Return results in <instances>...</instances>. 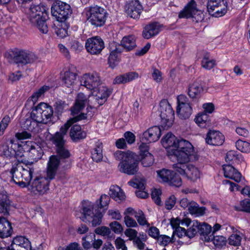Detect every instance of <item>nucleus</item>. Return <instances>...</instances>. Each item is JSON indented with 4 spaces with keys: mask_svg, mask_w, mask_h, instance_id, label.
<instances>
[{
    "mask_svg": "<svg viewBox=\"0 0 250 250\" xmlns=\"http://www.w3.org/2000/svg\"><path fill=\"white\" fill-rule=\"evenodd\" d=\"M86 118V115L83 113L70 119L61 127L60 131L56 132L52 137L51 140L55 145L57 153L60 158L57 155H52L49 158L47 163L46 176L50 180L55 178L57 171L61 164L62 160L68 158L70 156V152L64 146V136L66 134L68 128L72 124Z\"/></svg>",
    "mask_w": 250,
    "mask_h": 250,
    "instance_id": "nucleus-1",
    "label": "nucleus"
},
{
    "mask_svg": "<svg viewBox=\"0 0 250 250\" xmlns=\"http://www.w3.org/2000/svg\"><path fill=\"white\" fill-rule=\"evenodd\" d=\"M116 160L120 161L118 168L121 172L127 175H134L139 170L138 162L136 160V155L130 151L117 150L114 153Z\"/></svg>",
    "mask_w": 250,
    "mask_h": 250,
    "instance_id": "nucleus-2",
    "label": "nucleus"
},
{
    "mask_svg": "<svg viewBox=\"0 0 250 250\" xmlns=\"http://www.w3.org/2000/svg\"><path fill=\"white\" fill-rule=\"evenodd\" d=\"M27 15L33 26L37 27L43 34L48 32V26L46 22L47 12L45 6L42 5H31L27 11Z\"/></svg>",
    "mask_w": 250,
    "mask_h": 250,
    "instance_id": "nucleus-3",
    "label": "nucleus"
},
{
    "mask_svg": "<svg viewBox=\"0 0 250 250\" xmlns=\"http://www.w3.org/2000/svg\"><path fill=\"white\" fill-rule=\"evenodd\" d=\"M172 155L176 157L177 163H188L197 159L196 152L193 145L184 139L178 141L176 148L172 149Z\"/></svg>",
    "mask_w": 250,
    "mask_h": 250,
    "instance_id": "nucleus-4",
    "label": "nucleus"
},
{
    "mask_svg": "<svg viewBox=\"0 0 250 250\" xmlns=\"http://www.w3.org/2000/svg\"><path fill=\"white\" fill-rule=\"evenodd\" d=\"M34 171L32 164L25 165L24 167L19 164L13 167L10 172L14 182L21 187L24 188L29 185Z\"/></svg>",
    "mask_w": 250,
    "mask_h": 250,
    "instance_id": "nucleus-5",
    "label": "nucleus"
},
{
    "mask_svg": "<svg viewBox=\"0 0 250 250\" xmlns=\"http://www.w3.org/2000/svg\"><path fill=\"white\" fill-rule=\"evenodd\" d=\"M136 46L135 37L128 36L123 38L121 44H116L114 48H111L108 57V62L109 66L114 68L119 62V55L122 52L123 48L127 51L133 49Z\"/></svg>",
    "mask_w": 250,
    "mask_h": 250,
    "instance_id": "nucleus-6",
    "label": "nucleus"
},
{
    "mask_svg": "<svg viewBox=\"0 0 250 250\" xmlns=\"http://www.w3.org/2000/svg\"><path fill=\"white\" fill-rule=\"evenodd\" d=\"M83 14L87 21L95 27L102 26L106 20V10L97 5L85 8Z\"/></svg>",
    "mask_w": 250,
    "mask_h": 250,
    "instance_id": "nucleus-7",
    "label": "nucleus"
},
{
    "mask_svg": "<svg viewBox=\"0 0 250 250\" xmlns=\"http://www.w3.org/2000/svg\"><path fill=\"white\" fill-rule=\"evenodd\" d=\"M101 99L98 98L96 94L92 93V95L87 98L83 93H79L76 100L75 104L71 109L72 114L74 116L78 114L87 104L90 108H97L103 104L100 103Z\"/></svg>",
    "mask_w": 250,
    "mask_h": 250,
    "instance_id": "nucleus-8",
    "label": "nucleus"
},
{
    "mask_svg": "<svg viewBox=\"0 0 250 250\" xmlns=\"http://www.w3.org/2000/svg\"><path fill=\"white\" fill-rule=\"evenodd\" d=\"M53 114L52 107L44 103H41L34 109L31 118L38 123L47 124L51 120Z\"/></svg>",
    "mask_w": 250,
    "mask_h": 250,
    "instance_id": "nucleus-9",
    "label": "nucleus"
},
{
    "mask_svg": "<svg viewBox=\"0 0 250 250\" xmlns=\"http://www.w3.org/2000/svg\"><path fill=\"white\" fill-rule=\"evenodd\" d=\"M159 112L161 127L163 129L167 130L172 125L174 120V112L167 100L161 101Z\"/></svg>",
    "mask_w": 250,
    "mask_h": 250,
    "instance_id": "nucleus-10",
    "label": "nucleus"
},
{
    "mask_svg": "<svg viewBox=\"0 0 250 250\" xmlns=\"http://www.w3.org/2000/svg\"><path fill=\"white\" fill-rule=\"evenodd\" d=\"M175 170L189 180L195 182L200 179L201 173L198 167L187 163H177L173 165Z\"/></svg>",
    "mask_w": 250,
    "mask_h": 250,
    "instance_id": "nucleus-11",
    "label": "nucleus"
},
{
    "mask_svg": "<svg viewBox=\"0 0 250 250\" xmlns=\"http://www.w3.org/2000/svg\"><path fill=\"white\" fill-rule=\"evenodd\" d=\"M180 18H192L196 22L201 21L204 18V14L202 11L197 8L195 1L191 0L179 14Z\"/></svg>",
    "mask_w": 250,
    "mask_h": 250,
    "instance_id": "nucleus-12",
    "label": "nucleus"
},
{
    "mask_svg": "<svg viewBox=\"0 0 250 250\" xmlns=\"http://www.w3.org/2000/svg\"><path fill=\"white\" fill-rule=\"evenodd\" d=\"M51 13L58 21L62 22L71 15L72 10L68 4L61 1H57L52 5Z\"/></svg>",
    "mask_w": 250,
    "mask_h": 250,
    "instance_id": "nucleus-13",
    "label": "nucleus"
},
{
    "mask_svg": "<svg viewBox=\"0 0 250 250\" xmlns=\"http://www.w3.org/2000/svg\"><path fill=\"white\" fill-rule=\"evenodd\" d=\"M81 212L83 215V221H84V218H85L87 221L91 222L93 226L99 225L101 223L102 213L96 210L94 212L93 206L90 203L83 205Z\"/></svg>",
    "mask_w": 250,
    "mask_h": 250,
    "instance_id": "nucleus-14",
    "label": "nucleus"
},
{
    "mask_svg": "<svg viewBox=\"0 0 250 250\" xmlns=\"http://www.w3.org/2000/svg\"><path fill=\"white\" fill-rule=\"evenodd\" d=\"M157 179L160 182L168 183L169 185L179 187L182 185V180L174 172L163 168L157 170Z\"/></svg>",
    "mask_w": 250,
    "mask_h": 250,
    "instance_id": "nucleus-15",
    "label": "nucleus"
},
{
    "mask_svg": "<svg viewBox=\"0 0 250 250\" xmlns=\"http://www.w3.org/2000/svg\"><path fill=\"white\" fill-rule=\"evenodd\" d=\"M0 247L2 250H31L30 241L22 236L14 237L10 245L4 244L3 241L1 242Z\"/></svg>",
    "mask_w": 250,
    "mask_h": 250,
    "instance_id": "nucleus-16",
    "label": "nucleus"
},
{
    "mask_svg": "<svg viewBox=\"0 0 250 250\" xmlns=\"http://www.w3.org/2000/svg\"><path fill=\"white\" fill-rule=\"evenodd\" d=\"M207 8L213 16L222 17L228 11V2L226 0H208Z\"/></svg>",
    "mask_w": 250,
    "mask_h": 250,
    "instance_id": "nucleus-17",
    "label": "nucleus"
},
{
    "mask_svg": "<svg viewBox=\"0 0 250 250\" xmlns=\"http://www.w3.org/2000/svg\"><path fill=\"white\" fill-rule=\"evenodd\" d=\"M50 180L47 176L37 177L33 181L28 188L35 195H43L48 190Z\"/></svg>",
    "mask_w": 250,
    "mask_h": 250,
    "instance_id": "nucleus-18",
    "label": "nucleus"
},
{
    "mask_svg": "<svg viewBox=\"0 0 250 250\" xmlns=\"http://www.w3.org/2000/svg\"><path fill=\"white\" fill-rule=\"evenodd\" d=\"M80 81L82 85L93 91L102 83L99 74L96 72L83 74L81 77Z\"/></svg>",
    "mask_w": 250,
    "mask_h": 250,
    "instance_id": "nucleus-19",
    "label": "nucleus"
},
{
    "mask_svg": "<svg viewBox=\"0 0 250 250\" xmlns=\"http://www.w3.org/2000/svg\"><path fill=\"white\" fill-rule=\"evenodd\" d=\"M14 59L17 63L26 64L35 62L37 60L38 57L29 51L18 50L14 53Z\"/></svg>",
    "mask_w": 250,
    "mask_h": 250,
    "instance_id": "nucleus-20",
    "label": "nucleus"
},
{
    "mask_svg": "<svg viewBox=\"0 0 250 250\" xmlns=\"http://www.w3.org/2000/svg\"><path fill=\"white\" fill-rule=\"evenodd\" d=\"M86 49L91 54H98L104 47V42L99 37L89 38L85 42Z\"/></svg>",
    "mask_w": 250,
    "mask_h": 250,
    "instance_id": "nucleus-21",
    "label": "nucleus"
},
{
    "mask_svg": "<svg viewBox=\"0 0 250 250\" xmlns=\"http://www.w3.org/2000/svg\"><path fill=\"white\" fill-rule=\"evenodd\" d=\"M143 8L138 0H133L125 6V12L128 16L134 19H138L143 11Z\"/></svg>",
    "mask_w": 250,
    "mask_h": 250,
    "instance_id": "nucleus-22",
    "label": "nucleus"
},
{
    "mask_svg": "<svg viewBox=\"0 0 250 250\" xmlns=\"http://www.w3.org/2000/svg\"><path fill=\"white\" fill-rule=\"evenodd\" d=\"M161 135V128L157 126L148 129L144 132L141 138V141L153 142L157 141Z\"/></svg>",
    "mask_w": 250,
    "mask_h": 250,
    "instance_id": "nucleus-23",
    "label": "nucleus"
},
{
    "mask_svg": "<svg viewBox=\"0 0 250 250\" xmlns=\"http://www.w3.org/2000/svg\"><path fill=\"white\" fill-rule=\"evenodd\" d=\"M224 139V135L219 131L210 130L207 134L206 141L209 145L219 146L223 143Z\"/></svg>",
    "mask_w": 250,
    "mask_h": 250,
    "instance_id": "nucleus-24",
    "label": "nucleus"
},
{
    "mask_svg": "<svg viewBox=\"0 0 250 250\" xmlns=\"http://www.w3.org/2000/svg\"><path fill=\"white\" fill-rule=\"evenodd\" d=\"M161 25L158 22H152L146 25L143 32V37L147 39L157 35L160 32Z\"/></svg>",
    "mask_w": 250,
    "mask_h": 250,
    "instance_id": "nucleus-25",
    "label": "nucleus"
},
{
    "mask_svg": "<svg viewBox=\"0 0 250 250\" xmlns=\"http://www.w3.org/2000/svg\"><path fill=\"white\" fill-rule=\"evenodd\" d=\"M175 136L171 133H168L162 139V144L164 147L168 149V152L172 154V149H175L178 141Z\"/></svg>",
    "mask_w": 250,
    "mask_h": 250,
    "instance_id": "nucleus-26",
    "label": "nucleus"
},
{
    "mask_svg": "<svg viewBox=\"0 0 250 250\" xmlns=\"http://www.w3.org/2000/svg\"><path fill=\"white\" fill-rule=\"evenodd\" d=\"M203 88L199 82L195 81L189 84L188 94L191 99H198L201 96Z\"/></svg>",
    "mask_w": 250,
    "mask_h": 250,
    "instance_id": "nucleus-27",
    "label": "nucleus"
},
{
    "mask_svg": "<svg viewBox=\"0 0 250 250\" xmlns=\"http://www.w3.org/2000/svg\"><path fill=\"white\" fill-rule=\"evenodd\" d=\"M223 171L225 177L232 179L236 182L240 181L242 178L241 174L231 165H224L223 167Z\"/></svg>",
    "mask_w": 250,
    "mask_h": 250,
    "instance_id": "nucleus-28",
    "label": "nucleus"
},
{
    "mask_svg": "<svg viewBox=\"0 0 250 250\" xmlns=\"http://www.w3.org/2000/svg\"><path fill=\"white\" fill-rule=\"evenodd\" d=\"M139 77L138 73L131 72L123 75L117 76L114 81L113 83L115 84H124L131 82Z\"/></svg>",
    "mask_w": 250,
    "mask_h": 250,
    "instance_id": "nucleus-29",
    "label": "nucleus"
},
{
    "mask_svg": "<svg viewBox=\"0 0 250 250\" xmlns=\"http://www.w3.org/2000/svg\"><path fill=\"white\" fill-rule=\"evenodd\" d=\"M96 94L98 98L101 99L100 103L104 104L107 100V98L109 96L111 91L102 83L100 85L93 90V92Z\"/></svg>",
    "mask_w": 250,
    "mask_h": 250,
    "instance_id": "nucleus-30",
    "label": "nucleus"
},
{
    "mask_svg": "<svg viewBox=\"0 0 250 250\" xmlns=\"http://www.w3.org/2000/svg\"><path fill=\"white\" fill-rule=\"evenodd\" d=\"M109 194L110 197L117 202H121L125 200V195L123 190L117 185L110 187Z\"/></svg>",
    "mask_w": 250,
    "mask_h": 250,
    "instance_id": "nucleus-31",
    "label": "nucleus"
},
{
    "mask_svg": "<svg viewBox=\"0 0 250 250\" xmlns=\"http://www.w3.org/2000/svg\"><path fill=\"white\" fill-rule=\"evenodd\" d=\"M63 84L67 87L73 86L77 82V75L70 69L66 70L62 77Z\"/></svg>",
    "mask_w": 250,
    "mask_h": 250,
    "instance_id": "nucleus-32",
    "label": "nucleus"
},
{
    "mask_svg": "<svg viewBox=\"0 0 250 250\" xmlns=\"http://www.w3.org/2000/svg\"><path fill=\"white\" fill-rule=\"evenodd\" d=\"M12 231L10 222L4 217H0V237H7L11 234Z\"/></svg>",
    "mask_w": 250,
    "mask_h": 250,
    "instance_id": "nucleus-33",
    "label": "nucleus"
},
{
    "mask_svg": "<svg viewBox=\"0 0 250 250\" xmlns=\"http://www.w3.org/2000/svg\"><path fill=\"white\" fill-rule=\"evenodd\" d=\"M177 114L181 119L188 118L192 113V109L190 104H185L177 106Z\"/></svg>",
    "mask_w": 250,
    "mask_h": 250,
    "instance_id": "nucleus-34",
    "label": "nucleus"
},
{
    "mask_svg": "<svg viewBox=\"0 0 250 250\" xmlns=\"http://www.w3.org/2000/svg\"><path fill=\"white\" fill-rule=\"evenodd\" d=\"M70 136L74 141H76L79 139L84 138L86 137V133L82 131L80 125H75L71 128Z\"/></svg>",
    "mask_w": 250,
    "mask_h": 250,
    "instance_id": "nucleus-35",
    "label": "nucleus"
},
{
    "mask_svg": "<svg viewBox=\"0 0 250 250\" xmlns=\"http://www.w3.org/2000/svg\"><path fill=\"white\" fill-rule=\"evenodd\" d=\"M11 204L6 195L0 194V213L4 215L9 214Z\"/></svg>",
    "mask_w": 250,
    "mask_h": 250,
    "instance_id": "nucleus-36",
    "label": "nucleus"
},
{
    "mask_svg": "<svg viewBox=\"0 0 250 250\" xmlns=\"http://www.w3.org/2000/svg\"><path fill=\"white\" fill-rule=\"evenodd\" d=\"M195 123L200 127L204 128L210 125L208 115L205 112L199 113L195 118Z\"/></svg>",
    "mask_w": 250,
    "mask_h": 250,
    "instance_id": "nucleus-37",
    "label": "nucleus"
},
{
    "mask_svg": "<svg viewBox=\"0 0 250 250\" xmlns=\"http://www.w3.org/2000/svg\"><path fill=\"white\" fill-rule=\"evenodd\" d=\"M128 184L132 187L139 189H144L145 188L146 181L143 177L136 176L132 180L129 181Z\"/></svg>",
    "mask_w": 250,
    "mask_h": 250,
    "instance_id": "nucleus-38",
    "label": "nucleus"
},
{
    "mask_svg": "<svg viewBox=\"0 0 250 250\" xmlns=\"http://www.w3.org/2000/svg\"><path fill=\"white\" fill-rule=\"evenodd\" d=\"M205 241L207 242L212 241L215 246L222 247L226 245L227 242L226 238L223 236H216L210 235L206 237Z\"/></svg>",
    "mask_w": 250,
    "mask_h": 250,
    "instance_id": "nucleus-39",
    "label": "nucleus"
},
{
    "mask_svg": "<svg viewBox=\"0 0 250 250\" xmlns=\"http://www.w3.org/2000/svg\"><path fill=\"white\" fill-rule=\"evenodd\" d=\"M188 210L190 214L195 215L196 216H200L204 214L205 208L204 207H199L196 203L191 201Z\"/></svg>",
    "mask_w": 250,
    "mask_h": 250,
    "instance_id": "nucleus-40",
    "label": "nucleus"
},
{
    "mask_svg": "<svg viewBox=\"0 0 250 250\" xmlns=\"http://www.w3.org/2000/svg\"><path fill=\"white\" fill-rule=\"evenodd\" d=\"M141 156V162L143 166L145 167H150L154 162V158L153 156L148 152V151L140 154Z\"/></svg>",
    "mask_w": 250,
    "mask_h": 250,
    "instance_id": "nucleus-41",
    "label": "nucleus"
},
{
    "mask_svg": "<svg viewBox=\"0 0 250 250\" xmlns=\"http://www.w3.org/2000/svg\"><path fill=\"white\" fill-rule=\"evenodd\" d=\"M102 145L101 143H98L96 147L93 149L92 152L91 157L93 161L99 162L102 160Z\"/></svg>",
    "mask_w": 250,
    "mask_h": 250,
    "instance_id": "nucleus-42",
    "label": "nucleus"
},
{
    "mask_svg": "<svg viewBox=\"0 0 250 250\" xmlns=\"http://www.w3.org/2000/svg\"><path fill=\"white\" fill-rule=\"evenodd\" d=\"M202 66L206 69H211L216 64L215 60L210 59L209 55L208 54H206L202 61Z\"/></svg>",
    "mask_w": 250,
    "mask_h": 250,
    "instance_id": "nucleus-43",
    "label": "nucleus"
},
{
    "mask_svg": "<svg viewBox=\"0 0 250 250\" xmlns=\"http://www.w3.org/2000/svg\"><path fill=\"white\" fill-rule=\"evenodd\" d=\"M199 233L204 237L205 239L206 237H208L210 235H212V228L206 223H200Z\"/></svg>",
    "mask_w": 250,
    "mask_h": 250,
    "instance_id": "nucleus-44",
    "label": "nucleus"
},
{
    "mask_svg": "<svg viewBox=\"0 0 250 250\" xmlns=\"http://www.w3.org/2000/svg\"><path fill=\"white\" fill-rule=\"evenodd\" d=\"M200 223L193 221L191 226L187 230V237L189 238L194 237L197 232H199Z\"/></svg>",
    "mask_w": 250,
    "mask_h": 250,
    "instance_id": "nucleus-45",
    "label": "nucleus"
},
{
    "mask_svg": "<svg viewBox=\"0 0 250 250\" xmlns=\"http://www.w3.org/2000/svg\"><path fill=\"white\" fill-rule=\"evenodd\" d=\"M191 223V220L188 218H185L182 220H180L179 218H172L171 220L170 224L171 226L173 229H175V230L177 228V227H180L179 225H181L183 226H188L190 223Z\"/></svg>",
    "mask_w": 250,
    "mask_h": 250,
    "instance_id": "nucleus-46",
    "label": "nucleus"
},
{
    "mask_svg": "<svg viewBox=\"0 0 250 250\" xmlns=\"http://www.w3.org/2000/svg\"><path fill=\"white\" fill-rule=\"evenodd\" d=\"M49 89V86L44 85L34 92L29 99V101H31L34 104L38 99L40 97L43 93Z\"/></svg>",
    "mask_w": 250,
    "mask_h": 250,
    "instance_id": "nucleus-47",
    "label": "nucleus"
},
{
    "mask_svg": "<svg viewBox=\"0 0 250 250\" xmlns=\"http://www.w3.org/2000/svg\"><path fill=\"white\" fill-rule=\"evenodd\" d=\"M235 146L237 149L242 152H250V144L248 142L239 140L236 142Z\"/></svg>",
    "mask_w": 250,
    "mask_h": 250,
    "instance_id": "nucleus-48",
    "label": "nucleus"
},
{
    "mask_svg": "<svg viewBox=\"0 0 250 250\" xmlns=\"http://www.w3.org/2000/svg\"><path fill=\"white\" fill-rule=\"evenodd\" d=\"M134 216L140 225L146 226L147 227H149V224L147 222L145 215L142 210H140L137 212H136Z\"/></svg>",
    "mask_w": 250,
    "mask_h": 250,
    "instance_id": "nucleus-49",
    "label": "nucleus"
},
{
    "mask_svg": "<svg viewBox=\"0 0 250 250\" xmlns=\"http://www.w3.org/2000/svg\"><path fill=\"white\" fill-rule=\"evenodd\" d=\"M242 236L239 233L232 234L228 239L229 244L234 246H239L241 244Z\"/></svg>",
    "mask_w": 250,
    "mask_h": 250,
    "instance_id": "nucleus-50",
    "label": "nucleus"
},
{
    "mask_svg": "<svg viewBox=\"0 0 250 250\" xmlns=\"http://www.w3.org/2000/svg\"><path fill=\"white\" fill-rule=\"evenodd\" d=\"M235 208L237 210L250 212V201L245 199L241 201L240 207H235Z\"/></svg>",
    "mask_w": 250,
    "mask_h": 250,
    "instance_id": "nucleus-51",
    "label": "nucleus"
},
{
    "mask_svg": "<svg viewBox=\"0 0 250 250\" xmlns=\"http://www.w3.org/2000/svg\"><path fill=\"white\" fill-rule=\"evenodd\" d=\"M238 158V155L236 151L230 150L227 153L225 160L227 162L233 163L237 161Z\"/></svg>",
    "mask_w": 250,
    "mask_h": 250,
    "instance_id": "nucleus-52",
    "label": "nucleus"
},
{
    "mask_svg": "<svg viewBox=\"0 0 250 250\" xmlns=\"http://www.w3.org/2000/svg\"><path fill=\"white\" fill-rule=\"evenodd\" d=\"M162 191L160 189H154L151 192V197L155 203L158 205L161 204L160 197Z\"/></svg>",
    "mask_w": 250,
    "mask_h": 250,
    "instance_id": "nucleus-53",
    "label": "nucleus"
},
{
    "mask_svg": "<svg viewBox=\"0 0 250 250\" xmlns=\"http://www.w3.org/2000/svg\"><path fill=\"white\" fill-rule=\"evenodd\" d=\"M109 226L111 230L116 234H121L123 231V227L119 222L114 221L110 223Z\"/></svg>",
    "mask_w": 250,
    "mask_h": 250,
    "instance_id": "nucleus-54",
    "label": "nucleus"
},
{
    "mask_svg": "<svg viewBox=\"0 0 250 250\" xmlns=\"http://www.w3.org/2000/svg\"><path fill=\"white\" fill-rule=\"evenodd\" d=\"M124 233L126 237L129 238V240L134 241L137 238L138 231L134 229L128 228L125 230Z\"/></svg>",
    "mask_w": 250,
    "mask_h": 250,
    "instance_id": "nucleus-55",
    "label": "nucleus"
},
{
    "mask_svg": "<svg viewBox=\"0 0 250 250\" xmlns=\"http://www.w3.org/2000/svg\"><path fill=\"white\" fill-rule=\"evenodd\" d=\"M124 222L126 226L128 228H136L138 227V223L136 221L129 215H125Z\"/></svg>",
    "mask_w": 250,
    "mask_h": 250,
    "instance_id": "nucleus-56",
    "label": "nucleus"
},
{
    "mask_svg": "<svg viewBox=\"0 0 250 250\" xmlns=\"http://www.w3.org/2000/svg\"><path fill=\"white\" fill-rule=\"evenodd\" d=\"M152 77L154 81L157 83H160L162 79V73L158 69L153 68L152 72Z\"/></svg>",
    "mask_w": 250,
    "mask_h": 250,
    "instance_id": "nucleus-57",
    "label": "nucleus"
},
{
    "mask_svg": "<svg viewBox=\"0 0 250 250\" xmlns=\"http://www.w3.org/2000/svg\"><path fill=\"white\" fill-rule=\"evenodd\" d=\"M10 121L9 116L4 117L0 123V136L2 135Z\"/></svg>",
    "mask_w": 250,
    "mask_h": 250,
    "instance_id": "nucleus-58",
    "label": "nucleus"
},
{
    "mask_svg": "<svg viewBox=\"0 0 250 250\" xmlns=\"http://www.w3.org/2000/svg\"><path fill=\"white\" fill-rule=\"evenodd\" d=\"M176 198L174 195L170 196L165 201V207L167 209H171L175 205Z\"/></svg>",
    "mask_w": 250,
    "mask_h": 250,
    "instance_id": "nucleus-59",
    "label": "nucleus"
},
{
    "mask_svg": "<svg viewBox=\"0 0 250 250\" xmlns=\"http://www.w3.org/2000/svg\"><path fill=\"white\" fill-rule=\"evenodd\" d=\"M95 233L102 236H108L110 234V229L106 227H98L95 229Z\"/></svg>",
    "mask_w": 250,
    "mask_h": 250,
    "instance_id": "nucleus-60",
    "label": "nucleus"
},
{
    "mask_svg": "<svg viewBox=\"0 0 250 250\" xmlns=\"http://www.w3.org/2000/svg\"><path fill=\"white\" fill-rule=\"evenodd\" d=\"M115 245L117 249L127 250L125 240L121 237H117L115 241Z\"/></svg>",
    "mask_w": 250,
    "mask_h": 250,
    "instance_id": "nucleus-61",
    "label": "nucleus"
},
{
    "mask_svg": "<svg viewBox=\"0 0 250 250\" xmlns=\"http://www.w3.org/2000/svg\"><path fill=\"white\" fill-rule=\"evenodd\" d=\"M177 106L190 104L188 98L184 95H180L177 97Z\"/></svg>",
    "mask_w": 250,
    "mask_h": 250,
    "instance_id": "nucleus-62",
    "label": "nucleus"
},
{
    "mask_svg": "<svg viewBox=\"0 0 250 250\" xmlns=\"http://www.w3.org/2000/svg\"><path fill=\"white\" fill-rule=\"evenodd\" d=\"M110 197L105 194L102 195L100 198V208L106 207L110 202Z\"/></svg>",
    "mask_w": 250,
    "mask_h": 250,
    "instance_id": "nucleus-63",
    "label": "nucleus"
},
{
    "mask_svg": "<svg viewBox=\"0 0 250 250\" xmlns=\"http://www.w3.org/2000/svg\"><path fill=\"white\" fill-rule=\"evenodd\" d=\"M124 137L128 144H133L135 142L136 138L135 135L130 131L125 132Z\"/></svg>",
    "mask_w": 250,
    "mask_h": 250,
    "instance_id": "nucleus-64",
    "label": "nucleus"
}]
</instances>
